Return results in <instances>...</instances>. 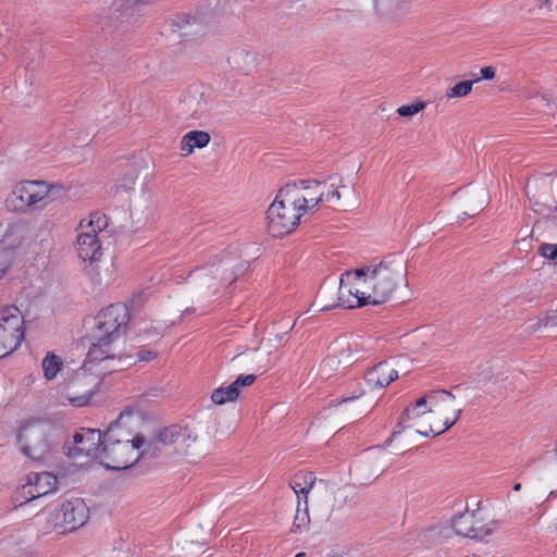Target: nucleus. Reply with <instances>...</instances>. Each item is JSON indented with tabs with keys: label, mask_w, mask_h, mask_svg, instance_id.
<instances>
[{
	"label": "nucleus",
	"mask_w": 557,
	"mask_h": 557,
	"mask_svg": "<svg viewBox=\"0 0 557 557\" xmlns=\"http://www.w3.org/2000/svg\"><path fill=\"white\" fill-rule=\"evenodd\" d=\"M406 262L400 256L388 255L342 275L338 288L339 305L357 308L379 305L391 298L401 284H406Z\"/></svg>",
	"instance_id": "obj_1"
},
{
	"label": "nucleus",
	"mask_w": 557,
	"mask_h": 557,
	"mask_svg": "<svg viewBox=\"0 0 557 557\" xmlns=\"http://www.w3.org/2000/svg\"><path fill=\"white\" fill-rule=\"evenodd\" d=\"M496 528V523L492 520H484L479 516V522L474 524L472 539L483 540L491 535Z\"/></svg>",
	"instance_id": "obj_33"
},
{
	"label": "nucleus",
	"mask_w": 557,
	"mask_h": 557,
	"mask_svg": "<svg viewBox=\"0 0 557 557\" xmlns=\"http://www.w3.org/2000/svg\"><path fill=\"white\" fill-rule=\"evenodd\" d=\"M89 520V508L82 498H73L60 504L49 513V523L60 534L74 532Z\"/></svg>",
	"instance_id": "obj_11"
},
{
	"label": "nucleus",
	"mask_w": 557,
	"mask_h": 557,
	"mask_svg": "<svg viewBox=\"0 0 557 557\" xmlns=\"http://www.w3.org/2000/svg\"><path fill=\"white\" fill-rule=\"evenodd\" d=\"M306 213L297 205L286 186L276 194L267 212L268 231L274 237H282L295 231Z\"/></svg>",
	"instance_id": "obj_8"
},
{
	"label": "nucleus",
	"mask_w": 557,
	"mask_h": 557,
	"mask_svg": "<svg viewBox=\"0 0 557 557\" xmlns=\"http://www.w3.org/2000/svg\"><path fill=\"white\" fill-rule=\"evenodd\" d=\"M135 182H136V175L134 174H129L126 178H125V182L121 185V187L125 190H131L134 188V185H135Z\"/></svg>",
	"instance_id": "obj_39"
},
{
	"label": "nucleus",
	"mask_w": 557,
	"mask_h": 557,
	"mask_svg": "<svg viewBox=\"0 0 557 557\" xmlns=\"http://www.w3.org/2000/svg\"><path fill=\"white\" fill-rule=\"evenodd\" d=\"M295 557H306L305 553H298Z\"/></svg>",
	"instance_id": "obj_44"
},
{
	"label": "nucleus",
	"mask_w": 557,
	"mask_h": 557,
	"mask_svg": "<svg viewBox=\"0 0 557 557\" xmlns=\"http://www.w3.org/2000/svg\"><path fill=\"white\" fill-rule=\"evenodd\" d=\"M256 381L255 374L239 375L233 383L225 387L215 388L211 394V400L215 405H224L236 400L244 387L250 386Z\"/></svg>",
	"instance_id": "obj_18"
},
{
	"label": "nucleus",
	"mask_w": 557,
	"mask_h": 557,
	"mask_svg": "<svg viewBox=\"0 0 557 557\" xmlns=\"http://www.w3.org/2000/svg\"><path fill=\"white\" fill-rule=\"evenodd\" d=\"M128 320L127 308L122 304L111 305L98 312L90 333L88 355L91 360H103L112 364L121 362L125 352L122 336Z\"/></svg>",
	"instance_id": "obj_3"
},
{
	"label": "nucleus",
	"mask_w": 557,
	"mask_h": 557,
	"mask_svg": "<svg viewBox=\"0 0 557 557\" xmlns=\"http://www.w3.org/2000/svg\"><path fill=\"white\" fill-rule=\"evenodd\" d=\"M227 63L234 72L248 75L258 67L259 55L251 49L237 47L230 51Z\"/></svg>",
	"instance_id": "obj_17"
},
{
	"label": "nucleus",
	"mask_w": 557,
	"mask_h": 557,
	"mask_svg": "<svg viewBox=\"0 0 557 557\" xmlns=\"http://www.w3.org/2000/svg\"><path fill=\"white\" fill-rule=\"evenodd\" d=\"M336 363L333 357H326L320 363V371L324 375H331V372L334 370L333 366Z\"/></svg>",
	"instance_id": "obj_37"
},
{
	"label": "nucleus",
	"mask_w": 557,
	"mask_h": 557,
	"mask_svg": "<svg viewBox=\"0 0 557 557\" xmlns=\"http://www.w3.org/2000/svg\"><path fill=\"white\" fill-rule=\"evenodd\" d=\"M48 258H49V251L47 249H45L42 251V253L39 256V258L37 259V262L40 263L41 265H46Z\"/></svg>",
	"instance_id": "obj_41"
},
{
	"label": "nucleus",
	"mask_w": 557,
	"mask_h": 557,
	"mask_svg": "<svg viewBox=\"0 0 557 557\" xmlns=\"http://www.w3.org/2000/svg\"><path fill=\"white\" fill-rule=\"evenodd\" d=\"M24 318L15 306L0 308V358L16 350L24 339Z\"/></svg>",
	"instance_id": "obj_12"
},
{
	"label": "nucleus",
	"mask_w": 557,
	"mask_h": 557,
	"mask_svg": "<svg viewBox=\"0 0 557 557\" xmlns=\"http://www.w3.org/2000/svg\"><path fill=\"white\" fill-rule=\"evenodd\" d=\"M460 413L455 396L446 391L431 392L405 411L408 428L423 436L442 434L456 423Z\"/></svg>",
	"instance_id": "obj_2"
},
{
	"label": "nucleus",
	"mask_w": 557,
	"mask_h": 557,
	"mask_svg": "<svg viewBox=\"0 0 557 557\" xmlns=\"http://www.w3.org/2000/svg\"><path fill=\"white\" fill-rule=\"evenodd\" d=\"M131 418V413H121L103 435L101 454L98 456L99 462L108 469H127L136 463L144 453V436L133 435L124 429Z\"/></svg>",
	"instance_id": "obj_4"
},
{
	"label": "nucleus",
	"mask_w": 557,
	"mask_h": 557,
	"mask_svg": "<svg viewBox=\"0 0 557 557\" xmlns=\"http://www.w3.org/2000/svg\"><path fill=\"white\" fill-rule=\"evenodd\" d=\"M375 14L385 22H395L405 12L404 0H372Z\"/></svg>",
	"instance_id": "obj_21"
},
{
	"label": "nucleus",
	"mask_w": 557,
	"mask_h": 557,
	"mask_svg": "<svg viewBox=\"0 0 557 557\" xmlns=\"http://www.w3.org/2000/svg\"><path fill=\"white\" fill-rule=\"evenodd\" d=\"M236 277L233 261L225 258L210 260L195 273L196 287L202 296L216 294Z\"/></svg>",
	"instance_id": "obj_10"
},
{
	"label": "nucleus",
	"mask_w": 557,
	"mask_h": 557,
	"mask_svg": "<svg viewBox=\"0 0 557 557\" xmlns=\"http://www.w3.org/2000/svg\"><path fill=\"white\" fill-rule=\"evenodd\" d=\"M539 253L543 258L557 263V244H542L539 247Z\"/></svg>",
	"instance_id": "obj_35"
},
{
	"label": "nucleus",
	"mask_w": 557,
	"mask_h": 557,
	"mask_svg": "<svg viewBox=\"0 0 557 557\" xmlns=\"http://www.w3.org/2000/svg\"><path fill=\"white\" fill-rule=\"evenodd\" d=\"M159 438L164 444H174L178 454L200 458L206 455V447L198 442L197 435L178 425L165 428Z\"/></svg>",
	"instance_id": "obj_14"
},
{
	"label": "nucleus",
	"mask_w": 557,
	"mask_h": 557,
	"mask_svg": "<svg viewBox=\"0 0 557 557\" xmlns=\"http://www.w3.org/2000/svg\"><path fill=\"white\" fill-rule=\"evenodd\" d=\"M345 410L352 413L354 417L368 412L373 407V400L363 395L347 397L343 401Z\"/></svg>",
	"instance_id": "obj_28"
},
{
	"label": "nucleus",
	"mask_w": 557,
	"mask_h": 557,
	"mask_svg": "<svg viewBox=\"0 0 557 557\" xmlns=\"http://www.w3.org/2000/svg\"><path fill=\"white\" fill-rule=\"evenodd\" d=\"M323 183L326 184L325 191H333L338 194L337 198L333 197L330 199H325L326 202H339L343 199V195L346 190L354 191V186L351 182L347 178H344L342 174L334 173L329 175L327 180Z\"/></svg>",
	"instance_id": "obj_26"
},
{
	"label": "nucleus",
	"mask_w": 557,
	"mask_h": 557,
	"mask_svg": "<svg viewBox=\"0 0 557 557\" xmlns=\"http://www.w3.org/2000/svg\"><path fill=\"white\" fill-rule=\"evenodd\" d=\"M36 498L37 497L35 496L34 491L32 490L29 483L26 481V483L17 487L12 495V504L14 508H18Z\"/></svg>",
	"instance_id": "obj_30"
},
{
	"label": "nucleus",
	"mask_w": 557,
	"mask_h": 557,
	"mask_svg": "<svg viewBox=\"0 0 557 557\" xmlns=\"http://www.w3.org/2000/svg\"><path fill=\"white\" fill-rule=\"evenodd\" d=\"M17 443L24 457L38 463L52 460L60 446L55 430L41 420H29L22 424Z\"/></svg>",
	"instance_id": "obj_6"
},
{
	"label": "nucleus",
	"mask_w": 557,
	"mask_h": 557,
	"mask_svg": "<svg viewBox=\"0 0 557 557\" xmlns=\"http://www.w3.org/2000/svg\"><path fill=\"white\" fill-rule=\"evenodd\" d=\"M426 108V103L424 101H417L410 104L400 106L397 109V113L400 116L411 117Z\"/></svg>",
	"instance_id": "obj_34"
},
{
	"label": "nucleus",
	"mask_w": 557,
	"mask_h": 557,
	"mask_svg": "<svg viewBox=\"0 0 557 557\" xmlns=\"http://www.w3.org/2000/svg\"><path fill=\"white\" fill-rule=\"evenodd\" d=\"M211 141V136L205 131H189L180 141V153L182 157H188L196 149L206 148Z\"/></svg>",
	"instance_id": "obj_22"
},
{
	"label": "nucleus",
	"mask_w": 557,
	"mask_h": 557,
	"mask_svg": "<svg viewBox=\"0 0 557 557\" xmlns=\"http://www.w3.org/2000/svg\"><path fill=\"white\" fill-rule=\"evenodd\" d=\"M286 188L305 213L317 208L325 199L338 196L337 191H325L326 184L315 180L287 184Z\"/></svg>",
	"instance_id": "obj_13"
},
{
	"label": "nucleus",
	"mask_w": 557,
	"mask_h": 557,
	"mask_svg": "<svg viewBox=\"0 0 557 557\" xmlns=\"http://www.w3.org/2000/svg\"><path fill=\"white\" fill-rule=\"evenodd\" d=\"M37 498L42 497L57 490L58 479L51 472H33L26 478Z\"/></svg>",
	"instance_id": "obj_20"
},
{
	"label": "nucleus",
	"mask_w": 557,
	"mask_h": 557,
	"mask_svg": "<svg viewBox=\"0 0 557 557\" xmlns=\"http://www.w3.org/2000/svg\"><path fill=\"white\" fill-rule=\"evenodd\" d=\"M51 189V185L44 181H21L8 194L4 206L8 211L21 214L41 209Z\"/></svg>",
	"instance_id": "obj_9"
},
{
	"label": "nucleus",
	"mask_w": 557,
	"mask_h": 557,
	"mask_svg": "<svg viewBox=\"0 0 557 557\" xmlns=\"http://www.w3.org/2000/svg\"><path fill=\"white\" fill-rule=\"evenodd\" d=\"M44 376L47 380H53L57 377L58 373L61 371L63 367V360L61 357L48 352L41 362Z\"/></svg>",
	"instance_id": "obj_29"
},
{
	"label": "nucleus",
	"mask_w": 557,
	"mask_h": 557,
	"mask_svg": "<svg viewBox=\"0 0 557 557\" xmlns=\"http://www.w3.org/2000/svg\"><path fill=\"white\" fill-rule=\"evenodd\" d=\"M553 2L554 0H537V8L550 10Z\"/></svg>",
	"instance_id": "obj_40"
},
{
	"label": "nucleus",
	"mask_w": 557,
	"mask_h": 557,
	"mask_svg": "<svg viewBox=\"0 0 557 557\" xmlns=\"http://www.w3.org/2000/svg\"><path fill=\"white\" fill-rule=\"evenodd\" d=\"M389 463V458L385 450L374 449L369 451L356 469L358 480L363 483L375 480L388 468Z\"/></svg>",
	"instance_id": "obj_16"
},
{
	"label": "nucleus",
	"mask_w": 557,
	"mask_h": 557,
	"mask_svg": "<svg viewBox=\"0 0 557 557\" xmlns=\"http://www.w3.org/2000/svg\"><path fill=\"white\" fill-rule=\"evenodd\" d=\"M513 490H515V491H520V490H521V484H520V483H516V484L513 485Z\"/></svg>",
	"instance_id": "obj_43"
},
{
	"label": "nucleus",
	"mask_w": 557,
	"mask_h": 557,
	"mask_svg": "<svg viewBox=\"0 0 557 557\" xmlns=\"http://www.w3.org/2000/svg\"><path fill=\"white\" fill-rule=\"evenodd\" d=\"M101 432L97 429H81L74 436L73 442L67 446V455L77 459L81 456L94 457L99 461L102 445Z\"/></svg>",
	"instance_id": "obj_15"
},
{
	"label": "nucleus",
	"mask_w": 557,
	"mask_h": 557,
	"mask_svg": "<svg viewBox=\"0 0 557 557\" xmlns=\"http://www.w3.org/2000/svg\"><path fill=\"white\" fill-rule=\"evenodd\" d=\"M309 523H310V517H309L307 507L301 509L298 506L295 517H294L293 524H292V532L302 533L304 531H306L308 529Z\"/></svg>",
	"instance_id": "obj_32"
},
{
	"label": "nucleus",
	"mask_w": 557,
	"mask_h": 557,
	"mask_svg": "<svg viewBox=\"0 0 557 557\" xmlns=\"http://www.w3.org/2000/svg\"><path fill=\"white\" fill-rule=\"evenodd\" d=\"M478 82H480V78L459 82L449 89H447L446 97L448 99L467 97L472 91L473 84Z\"/></svg>",
	"instance_id": "obj_31"
},
{
	"label": "nucleus",
	"mask_w": 557,
	"mask_h": 557,
	"mask_svg": "<svg viewBox=\"0 0 557 557\" xmlns=\"http://www.w3.org/2000/svg\"><path fill=\"white\" fill-rule=\"evenodd\" d=\"M480 73H481L480 81L481 79L491 81V79L495 78L496 70L494 66H485L480 70Z\"/></svg>",
	"instance_id": "obj_38"
},
{
	"label": "nucleus",
	"mask_w": 557,
	"mask_h": 557,
	"mask_svg": "<svg viewBox=\"0 0 557 557\" xmlns=\"http://www.w3.org/2000/svg\"><path fill=\"white\" fill-rule=\"evenodd\" d=\"M398 377V372L391 362H381L366 374L368 385L374 388H383Z\"/></svg>",
	"instance_id": "obj_19"
},
{
	"label": "nucleus",
	"mask_w": 557,
	"mask_h": 557,
	"mask_svg": "<svg viewBox=\"0 0 557 557\" xmlns=\"http://www.w3.org/2000/svg\"><path fill=\"white\" fill-rule=\"evenodd\" d=\"M108 226L107 218L101 213H91L81 220L76 227L75 251L85 263L98 262L102 255V237Z\"/></svg>",
	"instance_id": "obj_7"
},
{
	"label": "nucleus",
	"mask_w": 557,
	"mask_h": 557,
	"mask_svg": "<svg viewBox=\"0 0 557 557\" xmlns=\"http://www.w3.org/2000/svg\"><path fill=\"white\" fill-rule=\"evenodd\" d=\"M315 483V476L310 472H299L294 475L290 481V487L300 499L305 498V505H307V495L312 490Z\"/></svg>",
	"instance_id": "obj_27"
},
{
	"label": "nucleus",
	"mask_w": 557,
	"mask_h": 557,
	"mask_svg": "<svg viewBox=\"0 0 557 557\" xmlns=\"http://www.w3.org/2000/svg\"><path fill=\"white\" fill-rule=\"evenodd\" d=\"M479 522V515L474 511H466L451 520L453 531L460 536L472 537L474 524Z\"/></svg>",
	"instance_id": "obj_25"
},
{
	"label": "nucleus",
	"mask_w": 557,
	"mask_h": 557,
	"mask_svg": "<svg viewBox=\"0 0 557 557\" xmlns=\"http://www.w3.org/2000/svg\"><path fill=\"white\" fill-rule=\"evenodd\" d=\"M270 350L265 354H262L260 350H251L237 356L236 359L242 368L264 373L270 368Z\"/></svg>",
	"instance_id": "obj_23"
},
{
	"label": "nucleus",
	"mask_w": 557,
	"mask_h": 557,
	"mask_svg": "<svg viewBox=\"0 0 557 557\" xmlns=\"http://www.w3.org/2000/svg\"><path fill=\"white\" fill-rule=\"evenodd\" d=\"M12 265L13 263L9 261V258L0 249V280L9 273Z\"/></svg>",
	"instance_id": "obj_36"
},
{
	"label": "nucleus",
	"mask_w": 557,
	"mask_h": 557,
	"mask_svg": "<svg viewBox=\"0 0 557 557\" xmlns=\"http://www.w3.org/2000/svg\"><path fill=\"white\" fill-rule=\"evenodd\" d=\"M153 357H154V354H152V352H150V351H149V352H147V355H145V356H144V355H143V356H140V358H141L143 360H151Z\"/></svg>",
	"instance_id": "obj_42"
},
{
	"label": "nucleus",
	"mask_w": 557,
	"mask_h": 557,
	"mask_svg": "<svg viewBox=\"0 0 557 557\" xmlns=\"http://www.w3.org/2000/svg\"><path fill=\"white\" fill-rule=\"evenodd\" d=\"M22 236L16 231V226H9L0 236V249L14 263L16 249L22 245Z\"/></svg>",
	"instance_id": "obj_24"
},
{
	"label": "nucleus",
	"mask_w": 557,
	"mask_h": 557,
	"mask_svg": "<svg viewBox=\"0 0 557 557\" xmlns=\"http://www.w3.org/2000/svg\"><path fill=\"white\" fill-rule=\"evenodd\" d=\"M116 369L117 364L91 360L90 355H87L84 364L61 388V400L77 408L89 406L100 392L103 375Z\"/></svg>",
	"instance_id": "obj_5"
}]
</instances>
